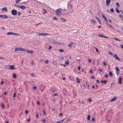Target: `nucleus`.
Here are the masks:
<instances>
[{"label": "nucleus", "mask_w": 123, "mask_h": 123, "mask_svg": "<svg viewBox=\"0 0 123 123\" xmlns=\"http://www.w3.org/2000/svg\"><path fill=\"white\" fill-rule=\"evenodd\" d=\"M26 50L24 49L21 48H15V51H20L25 52Z\"/></svg>", "instance_id": "nucleus-1"}, {"label": "nucleus", "mask_w": 123, "mask_h": 123, "mask_svg": "<svg viewBox=\"0 0 123 123\" xmlns=\"http://www.w3.org/2000/svg\"><path fill=\"white\" fill-rule=\"evenodd\" d=\"M11 13L12 14L14 15H15L17 13V11L15 9H13L11 11Z\"/></svg>", "instance_id": "nucleus-2"}, {"label": "nucleus", "mask_w": 123, "mask_h": 123, "mask_svg": "<svg viewBox=\"0 0 123 123\" xmlns=\"http://www.w3.org/2000/svg\"><path fill=\"white\" fill-rule=\"evenodd\" d=\"M8 17V16L6 15H0V18H1L2 19L6 18H7Z\"/></svg>", "instance_id": "nucleus-3"}, {"label": "nucleus", "mask_w": 123, "mask_h": 123, "mask_svg": "<svg viewBox=\"0 0 123 123\" xmlns=\"http://www.w3.org/2000/svg\"><path fill=\"white\" fill-rule=\"evenodd\" d=\"M49 34L48 33H40L39 34V35L40 36L42 35V36H46L48 35Z\"/></svg>", "instance_id": "nucleus-4"}, {"label": "nucleus", "mask_w": 123, "mask_h": 123, "mask_svg": "<svg viewBox=\"0 0 123 123\" xmlns=\"http://www.w3.org/2000/svg\"><path fill=\"white\" fill-rule=\"evenodd\" d=\"M114 58L118 60V61H121L120 59H119L117 55L116 54H114Z\"/></svg>", "instance_id": "nucleus-5"}, {"label": "nucleus", "mask_w": 123, "mask_h": 123, "mask_svg": "<svg viewBox=\"0 0 123 123\" xmlns=\"http://www.w3.org/2000/svg\"><path fill=\"white\" fill-rule=\"evenodd\" d=\"M111 0H106V6H108L110 5L111 2Z\"/></svg>", "instance_id": "nucleus-6"}, {"label": "nucleus", "mask_w": 123, "mask_h": 123, "mask_svg": "<svg viewBox=\"0 0 123 123\" xmlns=\"http://www.w3.org/2000/svg\"><path fill=\"white\" fill-rule=\"evenodd\" d=\"M16 69V68H14V66L10 65L9 69L14 70Z\"/></svg>", "instance_id": "nucleus-7"}, {"label": "nucleus", "mask_w": 123, "mask_h": 123, "mask_svg": "<svg viewBox=\"0 0 123 123\" xmlns=\"http://www.w3.org/2000/svg\"><path fill=\"white\" fill-rule=\"evenodd\" d=\"M115 70L116 71V73L118 75L119 74V68L117 67H116L115 68Z\"/></svg>", "instance_id": "nucleus-8"}, {"label": "nucleus", "mask_w": 123, "mask_h": 123, "mask_svg": "<svg viewBox=\"0 0 123 123\" xmlns=\"http://www.w3.org/2000/svg\"><path fill=\"white\" fill-rule=\"evenodd\" d=\"M56 12L57 15L58 16H60V14L59 10L57 9L56 11Z\"/></svg>", "instance_id": "nucleus-9"}, {"label": "nucleus", "mask_w": 123, "mask_h": 123, "mask_svg": "<svg viewBox=\"0 0 123 123\" xmlns=\"http://www.w3.org/2000/svg\"><path fill=\"white\" fill-rule=\"evenodd\" d=\"M74 43L72 42L70 43V44L68 45V46L70 48H71L72 46L74 44Z\"/></svg>", "instance_id": "nucleus-10"}, {"label": "nucleus", "mask_w": 123, "mask_h": 123, "mask_svg": "<svg viewBox=\"0 0 123 123\" xmlns=\"http://www.w3.org/2000/svg\"><path fill=\"white\" fill-rule=\"evenodd\" d=\"M117 99V97H115L113 98L111 100V102H112L114 101H115V100H116Z\"/></svg>", "instance_id": "nucleus-11"}, {"label": "nucleus", "mask_w": 123, "mask_h": 123, "mask_svg": "<svg viewBox=\"0 0 123 123\" xmlns=\"http://www.w3.org/2000/svg\"><path fill=\"white\" fill-rule=\"evenodd\" d=\"M19 7L21 8L22 9H25L26 8V7L24 6H19Z\"/></svg>", "instance_id": "nucleus-12"}, {"label": "nucleus", "mask_w": 123, "mask_h": 123, "mask_svg": "<svg viewBox=\"0 0 123 123\" xmlns=\"http://www.w3.org/2000/svg\"><path fill=\"white\" fill-rule=\"evenodd\" d=\"M122 78L121 77H119V78L118 80V83L119 84H120L122 83Z\"/></svg>", "instance_id": "nucleus-13"}, {"label": "nucleus", "mask_w": 123, "mask_h": 123, "mask_svg": "<svg viewBox=\"0 0 123 123\" xmlns=\"http://www.w3.org/2000/svg\"><path fill=\"white\" fill-rule=\"evenodd\" d=\"M73 5L72 4L70 3H68V7L72 9V8Z\"/></svg>", "instance_id": "nucleus-14"}, {"label": "nucleus", "mask_w": 123, "mask_h": 123, "mask_svg": "<svg viewBox=\"0 0 123 123\" xmlns=\"http://www.w3.org/2000/svg\"><path fill=\"white\" fill-rule=\"evenodd\" d=\"M2 11H4L5 12H7L8 11L6 7H4L2 9Z\"/></svg>", "instance_id": "nucleus-15"}, {"label": "nucleus", "mask_w": 123, "mask_h": 123, "mask_svg": "<svg viewBox=\"0 0 123 123\" xmlns=\"http://www.w3.org/2000/svg\"><path fill=\"white\" fill-rule=\"evenodd\" d=\"M60 20L62 22H65L66 21V19L62 18H60Z\"/></svg>", "instance_id": "nucleus-16"}, {"label": "nucleus", "mask_w": 123, "mask_h": 123, "mask_svg": "<svg viewBox=\"0 0 123 123\" xmlns=\"http://www.w3.org/2000/svg\"><path fill=\"white\" fill-rule=\"evenodd\" d=\"M91 23H92L94 25L96 23L95 21L93 19L91 20Z\"/></svg>", "instance_id": "nucleus-17"}, {"label": "nucleus", "mask_w": 123, "mask_h": 123, "mask_svg": "<svg viewBox=\"0 0 123 123\" xmlns=\"http://www.w3.org/2000/svg\"><path fill=\"white\" fill-rule=\"evenodd\" d=\"M12 77L13 78H16V75L15 74H14L12 75Z\"/></svg>", "instance_id": "nucleus-18"}, {"label": "nucleus", "mask_w": 123, "mask_h": 123, "mask_svg": "<svg viewBox=\"0 0 123 123\" xmlns=\"http://www.w3.org/2000/svg\"><path fill=\"white\" fill-rule=\"evenodd\" d=\"M10 66L8 65H6L5 66V68L8 69H9Z\"/></svg>", "instance_id": "nucleus-19"}, {"label": "nucleus", "mask_w": 123, "mask_h": 123, "mask_svg": "<svg viewBox=\"0 0 123 123\" xmlns=\"http://www.w3.org/2000/svg\"><path fill=\"white\" fill-rule=\"evenodd\" d=\"M109 74L110 76L111 77H112L113 76V74L111 72H109Z\"/></svg>", "instance_id": "nucleus-20"}, {"label": "nucleus", "mask_w": 123, "mask_h": 123, "mask_svg": "<svg viewBox=\"0 0 123 123\" xmlns=\"http://www.w3.org/2000/svg\"><path fill=\"white\" fill-rule=\"evenodd\" d=\"M12 34H13V32H9L7 33V35H12Z\"/></svg>", "instance_id": "nucleus-21"}, {"label": "nucleus", "mask_w": 123, "mask_h": 123, "mask_svg": "<svg viewBox=\"0 0 123 123\" xmlns=\"http://www.w3.org/2000/svg\"><path fill=\"white\" fill-rule=\"evenodd\" d=\"M1 106L3 108H4L5 107V106L3 103L1 104Z\"/></svg>", "instance_id": "nucleus-22"}, {"label": "nucleus", "mask_w": 123, "mask_h": 123, "mask_svg": "<svg viewBox=\"0 0 123 123\" xmlns=\"http://www.w3.org/2000/svg\"><path fill=\"white\" fill-rule=\"evenodd\" d=\"M63 92L64 94H66V90L65 89H63Z\"/></svg>", "instance_id": "nucleus-23"}, {"label": "nucleus", "mask_w": 123, "mask_h": 123, "mask_svg": "<svg viewBox=\"0 0 123 123\" xmlns=\"http://www.w3.org/2000/svg\"><path fill=\"white\" fill-rule=\"evenodd\" d=\"M98 36L99 37H104V36H103V34H99Z\"/></svg>", "instance_id": "nucleus-24"}, {"label": "nucleus", "mask_w": 123, "mask_h": 123, "mask_svg": "<svg viewBox=\"0 0 123 123\" xmlns=\"http://www.w3.org/2000/svg\"><path fill=\"white\" fill-rule=\"evenodd\" d=\"M116 12H117L118 13H119V11L118 10V8L116 7Z\"/></svg>", "instance_id": "nucleus-25"}, {"label": "nucleus", "mask_w": 123, "mask_h": 123, "mask_svg": "<svg viewBox=\"0 0 123 123\" xmlns=\"http://www.w3.org/2000/svg\"><path fill=\"white\" fill-rule=\"evenodd\" d=\"M26 50L28 53H31L33 52V51L31 50Z\"/></svg>", "instance_id": "nucleus-26"}, {"label": "nucleus", "mask_w": 123, "mask_h": 123, "mask_svg": "<svg viewBox=\"0 0 123 123\" xmlns=\"http://www.w3.org/2000/svg\"><path fill=\"white\" fill-rule=\"evenodd\" d=\"M91 116L90 115H88L87 116V119L88 120H89L90 119Z\"/></svg>", "instance_id": "nucleus-27"}, {"label": "nucleus", "mask_w": 123, "mask_h": 123, "mask_svg": "<svg viewBox=\"0 0 123 123\" xmlns=\"http://www.w3.org/2000/svg\"><path fill=\"white\" fill-rule=\"evenodd\" d=\"M76 80L78 83H80V81L79 80L78 78H76Z\"/></svg>", "instance_id": "nucleus-28"}, {"label": "nucleus", "mask_w": 123, "mask_h": 123, "mask_svg": "<svg viewBox=\"0 0 123 123\" xmlns=\"http://www.w3.org/2000/svg\"><path fill=\"white\" fill-rule=\"evenodd\" d=\"M43 14L45 13H46V12H47V11L45 9H43Z\"/></svg>", "instance_id": "nucleus-29"}, {"label": "nucleus", "mask_w": 123, "mask_h": 123, "mask_svg": "<svg viewBox=\"0 0 123 123\" xmlns=\"http://www.w3.org/2000/svg\"><path fill=\"white\" fill-rule=\"evenodd\" d=\"M52 42L54 43H56L57 42L55 40H54L52 41Z\"/></svg>", "instance_id": "nucleus-30"}, {"label": "nucleus", "mask_w": 123, "mask_h": 123, "mask_svg": "<svg viewBox=\"0 0 123 123\" xmlns=\"http://www.w3.org/2000/svg\"><path fill=\"white\" fill-rule=\"evenodd\" d=\"M102 16L104 20H105L107 19L106 18L105 16L103 14H102Z\"/></svg>", "instance_id": "nucleus-31"}, {"label": "nucleus", "mask_w": 123, "mask_h": 123, "mask_svg": "<svg viewBox=\"0 0 123 123\" xmlns=\"http://www.w3.org/2000/svg\"><path fill=\"white\" fill-rule=\"evenodd\" d=\"M110 11L111 12H112V13L113 12H114V9L113 8H112L111 9H110Z\"/></svg>", "instance_id": "nucleus-32"}, {"label": "nucleus", "mask_w": 123, "mask_h": 123, "mask_svg": "<svg viewBox=\"0 0 123 123\" xmlns=\"http://www.w3.org/2000/svg\"><path fill=\"white\" fill-rule=\"evenodd\" d=\"M45 63L47 64H49V61L48 60H47L45 61Z\"/></svg>", "instance_id": "nucleus-33"}, {"label": "nucleus", "mask_w": 123, "mask_h": 123, "mask_svg": "<svg viewBox=\"0 0 123 123\" xmlns=\"http://www.w3.org/2000/svg\"><path fill=\"white\" fill-rule=\"evenodd\" d=\"M107 82V81L106 80H103V83H104L105 84Z\"/></svg>", "instance_id": "nucleus-34"}, {"label": "nucleus", "mask_w": 123, "mask_h": 123, "mask_svg": "<svg viewBox=\"0 0 123 123\" xmlns=\"http://www.w3.org/2000/svg\"><path fill=\"white\" fill-rule=\"evenodd\" d=\"M18 15H20L22 14V13L21 12H18Z\"/></svg>", "instance_id": "nucleus-35"}, {"label": "nucleus", "mask_w": 123, "mask_h": 123, "mask_svg": "<svg viewBox=\"0 0 123 123\" xmlns=\"http://www.w3.org/2000/svg\"><path fill=\"white\" fill-rule=\"evenodd\" d=\"M64 120H65V119H63L61 121H59V122H60V123H63V121H64Z\"/></svg>", "instance_id": "nucleus-36"}, {"label": "nucleus", "mask_w": 123, "mask_h": 123, "mask_svg": "<svg viewBox=\"0 0 123 123\" xmlns=\"http://www.w3.org/2000/svg\"><path fill=\"white\" fill-rule=\"evenodd\" d=\"M65 64L67 65H68L69 64V63L68 61H66L65 62Z\"/></svg>", "instance_id": "nucleus-37"}, {"label": "nucleus", "mask_w": 123, "mask_h": 123, "mask_svg": "<svg viewBox=\"0 0 123 123\" xmlns=\"http://www.w3.org/2000/svg\"><path fill=\"white\" fill-rule=\"evenodd\" d=\"M114 39H115L116 40H117V41H121V40H119V39L116 38H114Z\"/></svg>", "instance_id": "nucleus-38"}, {"label": "nucleus", "mask_w": 123, "mask_h": 123, "mask_svg": "<svg viewBox=\"0 0 123 123\" xmlns=\"http://www.w3.org/2000/svg\"><path fill=\"white\" fill-rule=\"evenodd\" d=\"M12 35H18V33H13Z\"/></svg>", "instance_id": "nucleus-39"}, {"label": "nucleus", "mask_w": 123, "mask_h": 123, "mask_svg": "<svg viewBox=\"0 0 123 123\" xmlns=\"http://www.w3.org/2000/svg\"><path fill=\"white\" fill-rule=\"evenodd\" d=\"M116 5L118 7H119V4L118 2H117L116 3Z\"/></svg>", "instance_id": "nucleus-40"}, {"label": "nucleus", "mask_w": 123, "mask_h": 123, "mask_svg": "<svg viewBox=\"0 0 123 123\" xmlns=\"http://www.w3.org/2000/svg\"><path fill=\"white\" fill-rule=\"evenodd\" d=\"M31 75L33 77H35V74L33 73H31Z\"/></svg>", "instance_id": "nucleus-41"}, {"label": "nucleus", "mask_w": 123, "mask_h": 123, "mask_svg": "<svg viewBox=\"0 0 123 123\" xmlns=\"http://www.w3.org/2000/svg\"><path fill=\"white\" fill-rule=\"evenodd\" d=\"M108 53L110 55H113V54L111 52H108Z\"/></svg>", "instance_id": "nucleus-42"}, {"label": "nucleus", "mask_w": 123, "mask_h": 123, "mask_svg": "<svg viewBox=\"0 0 123 123\" xmlns=\"http://www.w3.org/2000/svg\"><path fill=\"white\" fill-rule=\"evenodd\" d=\"M16 93L15 92H14V95L13 96V98H14L15 96H16Z\"/></svg>", "instance_id": "nucleus-43"}, {"label": "nucleus", "mask_w": 123, "mask_h": 123, "mask_svg": "<svg viewBox=\"0 0 123 123\" xmlns=\"http://www.w3.org/2000/svg\"><path fill=\"white\" fill-rule=\"evenodd\" d=\"M20 0H16V3L17 4H18Z\"/></svg>", "instance_id": "nucleus-44"}, {"label": "nucleus", "mask_w": 123, "mask_h": 123, "mask_svg": "<svg viewBox=\"0 0 123 123\" xmlns=\"http://www.w3.org/2000/svg\"><path fill=\"white\" fill-rule=\"evenodd\" d=\"M105 76L106 78H107L108 77V75L107 74L105 75Z\"/></svg>", "instance_id": "nucleus-45"}, {"label": "nucleus", "mask_w": 123, "mask_h": 123, "mask_svg": "<svg viewBox=\"0 0 123 123\" xmlns=\"http://www.w3.org/2000/svg\"><path fill=\"white\" fill-rule=\"evenodd\" d=\"M59 51H60L61 52H63L64 51L62 50V49H60L59 50Z\"/></svg>", "instance_id": "nucleus-46"}, {"label": "nucleus", "mask_w": 123, "mask_h": 123, "mask_svg": "<svg viewBox=\"0 0 123 123\" xmlns=\"http://www.w3.org/2000/svg\"><path fill=\"white\" fill-rule=\"evenodd\" d=\"M4 83V81H1V85H2V84H3Z\"/></svg>", "instance_id": "nucleus-47"}, {"label": "nucleus", "mask_w": 123, "mask_h": 123, "mask_svg": "<svg viewBox=\"0 0 123 123\" xmlns=\"http://www.w3.org/2000/svg\"><path fill=\"white\" fill-rule=\"evenodd\" d=\"M122 14H121L119 15V17L120 18H122Z\"/></svg>", "instance_id": "nucleus-48"}, {"label": "nucleus", "mask_w": 123, "mask_h": 123, "mask_svg": "<svg viewBox=\"0 0 123 123\" xmlns=\"http://www.w3.org/2000/svg\"><path fill=\"white\" fill-rule=\"evenodd\" d=\"M25 113L26 114H27L28 113V111L27 110H26L25 111Z\"/></svg>", "instance_id": "nucleus-49"}, {"label": "nucleus", "mask_w": 123, "mask_h": 123, "mask_svg": "<svg viewBox=\"0 0 123 123\" xmlns=\"http://www.w3.org/2000/svg\"><path fill=\"white\" fill-rule=\"evenodd\" d=\"M43 112L44 113V115H46V114L45 111L44 110H43Z\"/></svg>", "instance_id": "nucleus-50"}, {"label": "nucleus", "mask_w": 123, "mask_h": 123, "mask_svg": "<svg viewBox=\"0 0 123 123\" xmlns=\"http://www.w3.org/2000/svg\"><path fill=\"white\" fill-rule=\"evenodd\" d=\"M42 121L44 123H45L46 122V120L45 119H43L42 120Z\"/></svg>", "instance_id": "nucleus-51"}, {"label": "nucleus", "mask_w": 123, "mask_h": 123, "mask_svg": "<svg viewBox=\"0 0 123 123\" xmlns=\"http://www.w3.org/2000/svg\"><path fill=\"white\" fill-rule=\"evenodd\" d=\"M58 94L57 93H55L54 94V96H57Z\"/></svg>", "instance_id": "nucleus-52"}, {"label": "nucleus", "mask_w": 123, "mask_h": 123, "mask_svg": "<svg viewBox=\"0 0 123 123\" xmlns=\"http://www.w3.org/2000/svg\"><path fill=\"white\" fill-rule=\"evenodd\" d=\"M63 115V113H60V116H62Z\"/></svg>", "instance_id": "nucleus-53"}, {"label": "nucleus", "mask_w": 123, "mask_h": 123, "mask_svg": "<svg viewBox=\"0 0 123 123\" xmlns=\"http://www.w3.org/2000/svg\"><path fill=\"white\" fill-rule=\"evenodd\" d=\"M78 69L80 70V66H79L78 68Z\"/></svg>", "instance_id": "nucleus-54"}, {"label": "nucleus", "mask_w": 123, "mask_h": 123, "mask_svg": "<svg viewBox=\"0 0 123 123\" xmlns=\"http://www.w3.org/2000/svg\"><path fill=\"white\" fill-rule=\"evenodd\" d=\"M95 49H96V51L97 52V53H98V49H97V48H95Z\"/></svg>", "instance_id": "nucleus-55"}, {"label": "nucleus", "mask_w": 123, "mask_h": 123, "mask_svg": "<svg viewBox=\"0 0 123 123\" xmlns=\"http://www.w3.org/2000/svg\"><path fill=\"white\" fill-rule=\"evenodd\" d=\"M96 82L97 83H99V80H97Z\"/></svg>", "instance_id": "nucleus-56"}, {"label": "nucleus", "mask_w": 123, "mask_h": 123, "mask_svg": "<svg viewBox=\"0 0 123 123\" xmlns=\"http://www.w3.org/2000/svg\"><path fill=\"white\" fill-rule=\"evenodd\" d=\"M92 120L93 122L94 121H95V119H94V117L93 118H92Z\"/></svg>", "instance_id": "nucleus-57"}, {"label": "nucleus", "mask_w": 123, "mask_h": 123, "mask_svg": "<svg viewBox=\"0 0 123 123\" xmlns=\"http://www.w3.org/2000/svg\"><path fill=\"white\" fill-rule=\"evenodd\" d=\"M104 65L105 66H106V62H104L103 63Z\"/></svg>", "instance_id": "nucleus-58"}, {"label": "nucleus", "mask_w": 123, "mask_h": 123, "mask_svg": "<svg viewBox=\"0 0 123 123\" xmlns=\"http://www.w3.org/2000/svg\"><path fill=\"white\" fill-rule=\"evenodd\" d=\"M96 18L97 19L98 21H99V18L97 17H96Z\"/></svg>", "instance_id": "nucleus-59"}, {"label": "nucleus", "mask_w": 123, "mask_h": 123, "mask_svg": "<svg viewBox=\"0 0 123 123\" xmlns=\"http://www.w3.org/2000/svg\"><path fill=\"white\" fill-rule=\"evenodd\" d=\"M30 121V118H29L27 120V121L28 122H29Z\"/></svg>", "instance_id": "nucleus-60"}, {"label": "nucleus", "mask_w": 123, "mask_h": 123, "mask_svg": "<svg viewBox=\"0 0 123 123\" xmlns=\"http://www.w3.org/2000/svg\"><path fill=\"white\" fill-rule=\"evenodd\" d=\"M53 19H55V20H56L57 19L55 17H54L53 18Z\"/></svg>", "instance_id": "nucleus-61"}, {"label": "nucleus", "mask_w": 123, "mask_h": 123, "mask_svg": "<svg viewBox=\"0 0 123 123\" xmlns=\"http://www.w3.org/2000/svg\"><path fill=\"white\" fill-rule=\"evenodd\" d=\"M109 26L110 27H111L112 28H113V27L111 25H109Z\"/></svg>", "instance_id": "nucleus-62"}, {"label": "nucleus", "mask_w": 123, "mask_h": 123, "mask_svg": "<svg viewBox=\"0 0 123 123\" xmlns=\"http://www.w3.org/2000/svg\"><path fill=\"white\" fill-rule=\"evenodd\" d=\"M37 87H35V86H34L33 87V88L34 89H36V88Z\"/></svg>", "instance_id": "nucleus-63"}, {"label": "nucleus", "mask_w": 123, "mask_h": 123, "mask_svg": "<svg viewBox=\"0 0 123 123\" xmlns=\"http://www.w3.org/2000/svg\"><path fill=\"white\" fill-rule=\"evenodd\" d=\"M88 101H89V102H91L92 101V100L91 99H88Z\"/></svg>", "instance_id": "nucleus-64"}]
</instances>
